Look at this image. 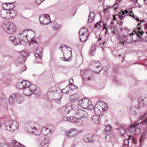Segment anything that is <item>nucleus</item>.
<instances>
[{"instance_id":"f257e3e1","label":"nucleus","mask_w":147,"mask_h":147,"mask_svg":"<svg viewBox=\"0 0 147 147\" xmlns=\"http://www.w3.org/2000/svg\"><path fill=\"white\" fill-rule=\"evenodd\" d=\"M101 101L96 103L94 107V112L96 115L93 117L92 119V122L97 125H100L101 122Z\"/></svg>"},{"instance_id":"f03ea898","label":"nucleus","mask_w":147,"mask_h":147,"mask_svg":"<svg viewBox=\"0 0 147 147\" xmlns=\"http://www.w3.org/2000/svg\"><path fill=\"white\" fill-rule=\"evenodd\" d=\"M16 28L15 25L12 22H5L2 26L3 30L9 34L14 33L16 31Z\"/></svg>"},{"instance_id":"7ed1b4c3","label":"nucleus","mask_w":147,"mask_h":147,"mask_svg":"<svg viewBox=\"0 0 147 147\" xmlns=\"http://www.w3.org/2000/svg\"><path fill=\"white\" fill-rule=\"evenodd\" d=\"M36 86L34 84L31 85L30 87H26V88L25 87L23 89V94L26 96H30L34 93L36 96H39L40 93L37 92V91L36 90Z\"/></svg>"},{"instance_id":"20e7f679","label":"nucleus","mask_w":147,"mask_h":147,"mask_svg":"<svg viewBox=\"0 0 147 147\" xmlns=\"http://www.w3.org/2000/svg\"><path fill=\"white\" fill-rule=\"evenodd\" d=\"M81 77L83 80H93L94 78L93 72L90 70H85L82 69L80 70Z\"/></svg>"},{"instance_id":"39448f33","label":"nucleus","mask_w":147,"mask_h":147,"mask_svg":"<svg viewBox=\"0 0 147 147\" xmlns=\"http://www.w3.org/2000/svg\"><path fill=\"white\" fill-rule=\"evenodd\" d=\"M5 129L10 131H14L17 129L18 127V124L15 120L12 122H8L5 124Z\"/></svg>"},{"instance_id":"423d86ee","label":"nucleus","mask_w":147,"mask_h":147,"mask_svg":"<svg viewBox=\"0 0 147 147\" xmlns=\"http://www.w3.org/2000/svg\"><path fill=\"white\" fill-rule=\"evenodd\" d=\"M89 100L87 98H85L83 99L82 100L79 101L78 102L79 105L81 104L80 106L84 109L88 108L90 109H92L94 107L93 105H90L89 103Z\"/></svg>"},{"instance_id":"0eeeda50","label":"nucleus","mask_w":147,"mask_h":147,"mask_svg":"<svg viewBox=\"0 0 147 147\" xmlns=\"http://www.w3.org/2000/svg\"><path fill=\"white\" fill-rule=\"evenodd\" d=\"M87 112L86 111L82 110H77L76 113V116L77 119H79V121L80 123V125L83 124V121L80 119L82 118L86 117L87 115Z\"/></svg>"},{"instance_id":"6e6552de","label":"nucleus","mask_w":147,"mask_h":147,"mask_svg":"<svg viewBox=\"0 0 147 147\" xmlns=\"http://www.w3.org/2000/svg\"><path fill=\"white\" fill-rule=\"evenodd\" d=\"M101 37H99L98 39V41L96 43H92V45L91 47V50L89 53V55L91 56H94L95 52V49L97 47H100V45H101Z\"/></svg>"},{"instance_id":"1a4fd4ad","label":"nucleus","mask_w":147,"mask_h":147,"mask_svg":"<svg viewBox=\"0 0 147 147\" xmlns=\"http://www.w3.org/2000/svg\"><path fill=\"white\" fill-rule=\"evenodd\" d=\"M20 98L19 94L16 93H13L12 94L9 98V102L10 104L13 103L15 101L17 103L20 104L22 102V100H19Z\"/></svg>"},{"instance_id":"9d476101","label":"nucleus","mask_w":147,"mask_h":147,"mask_svg":"<svg viewBox=\"0 0 147 147\" xmlns=\"http://www.w3.org/2000/svg\"><path fill=\"white\" fill-rule=\"evenodd\" d=\"M39 20L41 24L45 25L49 24L51 22L50 16L47 14L41 15L39 17Z\"/></svg>"},{"instance_id":"9b49d317","label":"nucleus","mask_w":147,"mask_h":147,"mask_svg":"<svg viewBox=\"0 0 147 147\" xmlns=\"http://www.w3.org/2000/svg\"><path fill=\"white\" fill-rule=\"evenodd\" d=\"M28 56V53H26L24 51L21 52V55L18 57L17 59V63L21 65L23 64L26 59V57Z\"/></svg>"},{"instance_id":"f8f14e48","label":"nucleus","mask_w":147,"mask_h":147,"mask_svg":"<svg viewBox=\"0 0 147 147\" xmlns=\"http://www.w3.org/2000/svg\"><path fill=\"white\" fill-rule=\"evenodd\" d=\"M130 110L132 112V114L135 118L139 117L140 115V109L137 106H132L130 107Z\"/></svg>"},{"instance_id":"ddd939ff","label":"nucleus","mask_w":147,"mask_h":147,"mask_svg":"<svg viewBox=\"0 0 147 147\" xmlns=\"http://www.w3.org/2000/svg\"><path fill=\"white\" fill-rule=\"evenodd\" d=\"M24 129L29 132H34L33 130L34 129L35 127L31 122H26L24 125Z\"/></svg>"},{"instance_id":"4468645a","label":"nucleus","mask_w":147,"mask_h":147,"mask_svg":"<svg viewBox=\"0 0 147 147\" xmlns=\"http://www.w3.org/2000/svg\"><path fill=\"white\" fill-rule=\"evenodd\" d=\"M138 105L142 107L147 105V97L142 96L138 99Z\"/></svg>"},{"instance_id":"2eb2a0df","label":"nucleus","mask_w":147,"mask_h":147,"mask_svg":"<svg viewBox=\"0 0 147 147\" xmlns=\"http://www.w3.org/2000/svg\"><path fill=\"white\" fill-rule=\"evenodd\" d=\"M26 30H25L22 33L19 34L18 35V38L22 41L27 42L28 41L27 38L28 36V34L26 33Z\"/></svg>"},{"instance_id":"dca6fc26","label":"nucleus","mask_w":147,"mask_h":147,"mask_svg":"<svg viewBox=\"0 0 147 147\" xmlns=\"http://www.w3.org/2000/svg\"><path fill=\"white\" fill-rule=\"evenodd\" d=\"M8 40L16 45L21 44V41L19 39L18 37L16 38L13 36H11L9 38Z\"/></svg>"},{"instance_id":"f3484780","label":"nucleus","mask_w":147,"mask_h":147,"mask_svg":"<svg viewBox=\"0 0 147 147\" xmlns=\"http://www.w3.org/2000/svg\"><path fill=\"white\" fill-rule=\"evenodd\" d=\"M76 134V130L75 129H70L68 131H66L65 133V135L69 138L74 137Z\"/></svg>"},{"instance_id":"a211bd4d","label":"nucleus","mask_w":147,"mask_h":147,"mask_svg":"<svg viewBox=\"0 0 147 147\" xmlns=\"http://www.w3.org/2000/svg\"><path fill=\"white\" fill-rule=\"evenodd\" d=\"M84 140L86 142H92L94 141V137L91 134H88L84 137Z\"/></svg>"},{"instance_id":"6ab92c4d","label":"nucleus","mask_w":147,"mask_h":147,"mask_svg":"<svg viewBox=\"0 0 147 147\" xmlns=\"http://www.w3.org/2000/svg\"><path fill=\"white\" fill-rule=\"evenodd\" d=\"M35 56L36 57L39 58L40 59H41L42 53V49L41 47L38 48L35 51Z\"/></svg>"},{"instance_id":"aec40b11","label":"nucleus","mask_w":147,"mask_h":147,"mask_svg":"<svg viewBox=\"0 0 147 147\" xmlns=\"http://www.w3.org/2000/svg\"><path fill=\"white\" fill-rule=\"evenodd\" d=\"M5 9H2L0 11V15L2 18L8 19V11Z\"/></svg>"},{"instance_id":"412c9836","label":"nucleus","mask_w":147,"mask_h":147,"mask_svg":"<svg viewBox=\"0 0 147 147\" xmlns=\"http://www.w3.org/2000/svg\"><path fill=\"white\" fill-rule=\"evenodd\" d=\"M8 19H12L15 17L17 14V12L15 10H11L8 11Z\"/></svg>"},{"instance_id":"4be33fe9","label":"nucleus","mask_w":147,"mask_h":147,"mask_svg":"<svg viewBox=\"0 0 147 147\" xmlns=\"http://www.w3.org/2000/svg\"><path fill=\"white\" fill-rule=\"evenodd\" d=\"M133 32L137 36V37L138 35L140 36L141 34L142 33V35L143 34V32L142 30H141V27H137L136 28L134 29Z\"/></svg>"},{"instance_id":"5701e85b","label":"nucleus","mask_w":147,"mask_h":147,"mask_svg":"<svg viewBox=\"0 0 147 147\" xmlns=\"http://www.w3.org/2000/svg\"><path fill=\"white\" fill-rule=\"evenodd\" d=\"M80 96L77 94H74L71 95L70 97V100L71 102H74L78 100Z\"/></svg>"},{"instance_id":"b1692460","label":"nucleus","mask_w":147,"mask_h":147,"mask_svg":"<svg viewBox=\"0 0 147 147\" xmlns=\"http://www.w3.org/2000/svg\"><path fill=\"white\" fill-rule=\"evenodd\" d=\"M51 25L52 28L55 30H57L60 29L61 26L57 24L56 22H52Z\"/></svg>"},{"instance_id":"393cba45","label":"nucleus","mask_w":147,"mask_h":147,"mask_svg":"<svg viewBox=\"0 0 147 147\" xmlns=\"http://www.w3.org/2000/svg\"><path fill=\"white\" fill-rule=\"evenodd\" d=\"M46 133H47V135L50 133L52 132L55 130V128L52 125H50L48 127H46Z\"/></svg>"},{"instance_id":"a878e982","label":"nucleus","mask_w":147,"mask_h":147,"mask_svg":"<svg viewBox=\"0 0 147 147\" xmlns=\"http://www.w3.org/2000/svg\"><path fill=\"white\" fill-rule=\"evenodd\" d=\"M102 109L103 112L104 113H106L108 109V107L107 105L104 102H102Z\"/></svg>"},{"instance_id":"bb28decb","label":"nucleus","mask_w":147,"mask_h":147,"mask_svg":"<svg viewBox=\"0 0 147 147\" xmlns=\"http://www.w3.org/2000/svg\"><path fill=\"white\" fill-rule=\"evenodd\" d=\"M95 13L93 12H90L88 18V22L91 23L95 17Z\"/></svg>"},{"instance_id":"cd10ccee","label":"nucleus","mask_w":147,"mask_h":147,"mask_svg":"<svg viewBox=\"0 0 147 147\" xmlns=\"http://www.w3.org/2000/svg\"><path fill=\"white\" fill-rule=\"evenodd\" d=\"M84 33H82L80 36V40L82 42H84L86 41L88 39L89 36H87L84 34Z\"/></svg>"},{"instance_id":"c85d7f7f","label":"nucleus","mask_w":147,"mask_h":147,"mask_svg":"<svg viewBox=\"0 0 147 147\" xmlns=\"http://www.w3.org/2000/svg\"><path fill=\"white\" fill-rule=\"evenodd\" d=\"M142 33L141 34L140 36L138 35V41L142 42H147V36L142 38Z\"/></svg>"},{"instance_id":"c756f323","label":"nucleus","mask_w":147,"mask_h":147,"mask_svg":"<svg viewBox=\"0 0 147 147\" xmlns=\"http://www.w3.org/2000/svg\"><path fill=\"white\" fill-rule=\"evenodd\" d=\"M82 31V33H84V34L85 35L89 36V32L87 28H85L84 27L81 28L80 30L79 33L80 34V32Z\"/></svg>"},{"instance_id":"7c9ffc66","label":"nucleus","mask_w":147,"mask_h":147,"mask_svg":"<svg viewBox=\"0 0 147 147\" xmlns=\"http://www.w3.org/2000/svg\"><path fill=\"white\" fill-rule=\"evenodd\" d=\"M99 13L100 17V19L99 20V23L98 22L96 23L94 25L95 28L98 29H100L101 26L100 25V23H101V12H100V11H99Z\"/></svg>"},{"instance_id":"2f4dec72","label":"nucleus","mask_w":147,"mask_h":147,"mask_svg":"<svg viewBox=\"0 0 147 147\" xmlns=\"http://www.w3.org/2000/svg\"><path fill=\"white\" fill-rule=\"evenodd\" d=\"M127 43H130L133 40V38L131 36L129 35V34H127V37L125 39Z\"/></svg>"},{"instance_id":"473e14b6","label":"nucleus","mask_w":147,"mask_h":147,"mask_svg":"<svg viewBox=\"0 0 147 147\" xmlns=\"http://www.w3.org/2000/svg\"><path fill=\"white\" fill-rule=\"evenodd\" d=\"M22 82L24 85V88H26V87H30L31 85L32 84H31L30 82L25 80H23L22 81Z\"/></svg>"},{"instance_id":"72a5a7b5","label":"nucleus","mask_w":147,"mask_h":147,"mask_svg":"<svg viewBox=\"0 0 147 147\" xmlns=\"http://www.w3.org/2000/svg\"><path fill=\"white\" fill-rule=\"evenodd\" d=\"M105 128L104 130V133H105L106 134H108V132L111 129V126L109 124L106 125H105Z\"/></svg>"},{"instance_id":"f704fd0d","label":"nucleus","mask_w":147,"mask_h":147,"mask_svg":"<svg viewBox=\"0 0 147 147\" xmlns=\"http://www.w3.org/2000/svg\"><path fill=\"white\" fill-rule=\"evenodd\" d=\"M70 91H71L70 87L68 86H67L65 88L62 90V92L66 94H68Z\"/></svg>"},{"instance_id":"c9c22d12","label":"nucleus","mask_w":147,"mask_h":147,"mask_svg":"<svg viewBox=\"0 0 147 147\" xmlns=\"http://www.w3.org/2000/svg\"><path fill=\"white\" fill-rule=\"evenodd\" d=\"M121 135H123L126 132V130L123 127H119L118 129Z\"/></svg>"},{"instance_id":"e433bc0d","label":"nucleus","mask_w":147,"mask_h":147,"mask_svg":"<svg viewBox=\"0 0 147 147\" xmlns=\"http://www.w3.org/2000/svg\"><path fill=\"white\" fill-rule=\"evenodd\" d=\"M72 108L70 106H68L66 107L65 109L64 113L65 114H67L69 113L70 111L71 110V109Z\"/></svg>"},{"instance_id":"4c0bfd02","label":"nucleus","mask_w":147,"mask_h":147,"mask_svg":"<svg viewBox=\"0 0 147 147\" xmlns=\"http://www.w3.org/2000/svg\"><path fill=\"white\" fill-rule=\"evenodd\" d=\"M17 88L19 89H21L22 88L24 89V86L22 82V81L21 82H18L16 85Z\"/></svg>"},{"instance_id":"58836bf2","label":"nucleus","mask_w":147,"mask_h":147,"mask_svg":"<svg viewBox=\"0 0 147 147\" xmlns=\"http://www.w3.org/2000/svg\"><path fill=\"white\" fill-rule=\"evenodd\" d=\"M2 7L4 9L6 10H8L10 8V7H9V5H8L7 3H3L2 5Z\"/></svg>"},{"instance_id":"ea45409f","label":"nucleus","mask_w":147,"mask_h":147,"mask_svg":"<svg viewBox=\"0 0 147 147\" xmlns=\"http://www.w3.org/2000/svg\"><path fill=\"white\" fill-rule=\"evenodd\" d=\"M12 145L14 147H19V145H21L20 143L17 142L16 140L13 141Z\"/></svg>"},{"instance_id":"a19ab883","label":"nucleus","mask_w":147,"mask_h":147,"mask_svg":"<svg viewBox=\"0 0 147 147\" xmlns=\"http://www.w3.org/2000/svg\"><path fill=\"white\" fill-rule=\"evenodd\" d=\"M71 121H70L72 123H74L75 122H80L78 120V119H77V117L74 118L73 117H71Z\"/></svg>"},{"instance_id":"79ce46f5","label":"nucleus","mask_w":147,"mask_h":147,"mask_svg":"<svg viewBox=\"0 0 147 147\" xmlns=\"http://www.w3.org/2000/svg\"><path fill=\"white\" fill-rule=\"evenodd\" d=\"M48 142L47 139L45 138L44 140L41 141L40 144L42 146H44L45 144L47 143Z\"/></svg>"},{"instance_id":"37998d69","label":"nucleus","mask_w":147,"mask_h":147,"mask_svg":"<svg viewBox=\"0 0 147 147\" xmlns=\"http://www.w3.org/2000/svg\"><path fill=\"white\" fill-rule=\"evenodd\" d=\"M100 64V63L98 61H96L95 63L92 64V66L96 67V68L99 67Z\"/></svg>"},{"instance_id":"c03bdc74","label":"nucleus","mask_w":147,"mask_h":147,"mask_svg":"<svg viewBox=\"0 0 147 147\" xmlns=\"http://www.w3.org/2000/svg\"><path fill=\"white\" fill-rule=\"evenodd\" d=\"M5 98V96L3 94V93L2 91H0V100L3 101L4 100Z\"/></svg>"},{"instance_id":"a18cd8bd","label":"nucleus","mask_w":147,"mask_h":147,"mask_svg":"<svg viewBox=\"0 0 147 147\" xmlns=\"http://www.w3.org/2000/svg\"><path fill=\"white\" fill-rule=\"evenodd\" d=\"M46 127H43L42 129V133L45 136L47 135V133H46Z\"/></svg>"},{"instance_id":"49530a36","label":"nucleus","mask_w":147,"mask_h":147,"mask_svg":"<svg viewBox=\"0 0 147 147\" xmlns=\"http://www.w3.org/2000/svg\"><path fill=\"white\" fill-rule=\"evenodd\" d=\"M71 117H65L63 118V119L64 121H67L69 122H70V121H71Z\"/></svg>"},{"instance_id":"de8ad7c7","label":"nucleus","mask_w":147,"mask_h":147,"mask_svg":"<svg viewBox=\"0 0 147 147\" xmlns=\"http://www.w3.org/2000/svg\"><path fill=\"white\" fill-rule=\"evenodd\" d=\"M7 4L9 5V7H10V9L8 10V11L11 10L14 7V6L11 3H7Z\"/></svg>"},{"instance_id":"09e8293b","label":"nucleus","mask_w":147,"mask_h":147,"mask_svg":"<svg viewBox=\"0 0 147 147\" xmlns=\"http://www.w3.org/2000/svg\"><path fill=\"white\" fill-rule=\"evenodd\" d=\"M0 147H9L8 144L3 143L0 144Z\"/></svg>"},{"instance_id":"8fccbe9b","label":"nucleus","mask_w":147,"mask_h":147,"mask_svg":"<svg viewBox=\"0 0 147 147\" xmlns=\"http://www.w3.org/2000/svg\"><path fill=\"white\" fill-rule=\"evenodd\" d=\"M55 88V87H52L49 90V92H56V90H52L53 89H54V88Z\"/></svg>"},{"instance_id":"3c124183","label":"nucleus","mask_w":147,"mask_h":147,"mask_svg":"<svg viewBox=\"0 0 147 147\" xmlns=\"http://www.w3.org/2000/svg\"><path fill=\"white\" fill-rule=\"evenodd\" d=\"M96 134L97 135L100 136L101 134V130L99 129H97L96 131Z\"/></svg>"},{"instance_id":"603ef678","label":"nucleus","mask_w":147,"mask_h":147,"mask_svg":"<svg viewBox=\"0 0 147 147\" xmlns=\"http://www.w3.org/2000/svg\"><path fill=\"white\" fill-rule=\"evenodd\" d=\"M37 43V42L35 40H32L29 43V45H31L33 43Z\"/></svg>"},{"instance_id":"864d4df0","label":"nucleus","mask_w":147,"mask_h":147,"mask_svg":"<svg viewBox=\"0 0 147 147\" xmlns=\"http://www.w3.org/2000/svg\"><path fill=\"white\" fill-rule=\"evenodd\" d=\"M115 16H117L121 20H122L123 19L124 16L120 14H117L115 15Z\"/></svg>"},{"instance_id":"5fc2aeb1","label":"nucleus","mask_w":147,"mask_h":147,"mask_svg":"<svg viewBox=\"0 0 147 147\" xmlns=\"http://www.w3.org/2000/svg\"><path fill=\"white\" fill-rule=\"evenodd\" d=\"M129 16H131V17H133L134 19H135L137 21L139 22L140 20L138 18H135V17L134 16V15L133 14V16H131L130 13L129 14Z\"/></svg>"},{"instance_id":"6e6d98bb","label":"nucleus","mask_w":147,"mask_h":147,"mask_svg":"<svg viewBox=\"0 0 147 147\" xmlns=\"http://www.w3.org/2000/svg\"><path fill=\"white\" fill-rule=\"evenodd\" d=\"M29 30L31 31V34L33 35V36H32V38H34V36H35V32L34 30Z\"/></svg>"},{"instance_id":"4d7b16f0","label":"nucleus","mask_w":147,"mask_h":147,"mask_svg":"<svg viewBox=\"0 0 147 147\" xmlns=\"http://www.w3.org/2000/svg\"><path fill=\"white\" fill-rule=\"evenodd\" d=\"M143 135H144V134H142L141 137H140V139H139V142H140L141 143H142V137H143Z\"/></svg>"},{"instance_id":"13d9d810","label":"nucleus","mask_w":147,"mask_h":147,"mask_svg":"<svg viewBox=\"0 0 147 147\" xmlns=\"http://www.w3.org/2000/svg\"><path fill=\"white\" fill-rule=\"evenodd\" d=\"M129 142L127 140H125L124 141L125 145H127V146L129 145Z\"/></svg>"},{"instance_id":"bf43d9fd","label":"nucleus","mask_w":147,"mask_h":147,"mask_svg":"<svg viewBox=\"0 0 147 147\" xmlns=\"http://www.w3.org/2000/svg\"><path fill=\"white\" fill-rule=\"evenodd\" d=\"M33 131L34 132H32V133L36 135H39V134H40L39 133V134H37V133L36 132V130L35 129V127L34 128V129H33Z\"/></svg>"},{"instance_id":"052dcab7","label":"nucleus","mask_w":147,"mask_h":147,"mask_svg":"<svg viewBox=\"0 0 147 147\" xmlns=\"http://www.w3.org/2000/svg\"><path fill=\"white\" fill-rule=\"evenodd\" d=\"M132 140L133 142V143L134 144L136 143V140L135 138L134 137H132Z\"/></svg>"},{"instance_id":"680f3d73","label":"nucleus","mask_w":147,"mask_h":147,"mask_svg":"<svg viewBox=\"0 0 147 147\" xmlns=\"http://www.w3.org/2000/svg\"><path fill=\"white\" fill-rule=\"evenodd\" d=\"M140 129L138 128H136L135 129V131L138 132V133L140 132Z\"/></svg>"},{"instance_id":"e2e57ef3","label":"nucleus","mask_w":147,"mask_h":147,"mask_svg":"<svg viewBox=\"0 0 147 147\" xmlns=\"http://www.w3.org/2000/svg\"><path fill=\"white\" fill-rule=\"evenodd\" d=\"M146 119L144 120L143 121H142L141 122V123L143 125H145L146 124Z\"/></svg>"},{"instance_id":"0e129e2a","label":"nucleus","mask_w":147,"mask_h":147,"mask_svg":"<svg viewBox=\"0 0 147 147\" xmlns=\"http://www.w3.org/2000/svg\"><path fill=\"white\" fill-rule=\"evenodd\" d=\"M123 38V39H124V40H125V39H126V38L127 37V35H125L124 34H123L121 36Z\"/></svg>"},{"instance_id":"69168bd1","label":"nucleus","mask_w":147,"mask_h":147,"mask_svg":"<svg viewBox=\"0 0 147 147\" xmlns=\"http://www.w3.org/2000/svg\"><path fill=\"white\" fill-rule=\"evenodd\" d=\"M106 25H105V24H104L102 30H103L105 29H106V28H108V26H107V27L106 26Z\"/></svg>"},{"instance_id":"338daca9","label":"nucleus","mask_w":147,"mask_h":147,"mask_svg":"<svg viewBox=\"0 0 147 147\" xmlns=\"http://www.w3.org/2000/svg\"><path fill=\"white\" fill-rule=\"evenodd\" d=\"M55 100L56 101L55 102L57 103H59L60 102V99H55Z\"/></svg>"},{"instance_id":"774afa93","label":"nucleus","mask_w":147,"mask_h":147,"mask_svg":"<svg viewBox=\"0 0 147 147\" xmlns=\"http://www.w3.org/2000/svg\"><path fill=\"white\" fill-rule=\"evenodd\" d=\"M134 126H135V127L137 126L139 124V123L137 122L133 124Z\"/></svg>"}]
</instances>
